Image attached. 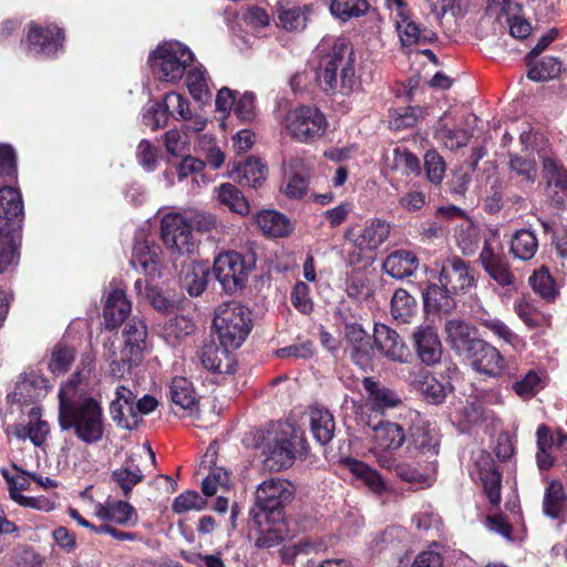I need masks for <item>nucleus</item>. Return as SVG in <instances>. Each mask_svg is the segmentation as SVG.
Segmentation results:
<instances>
[{"mask_svg": "<svg viewBox=\"0 0 567 567\" xmlns=\"http://www.w3.org/2000/svg\"><path fill=\"white\" fill-rule=\"evenodd\" d=\"M316 54L319 62L317 81L330 94L348 95L359 85L352 45L343 38L328 37L320 41Z\"/></svg>", "mask_w": 567, "mask_h": 567, "instance_id": "f257e3e1", "label": "nucleus"}, {"mask_svg": "<svg viewBox=\"0 0 567 567\" xmlns=\"http://www.w3.org/2000/svg\"><path fill=\"white\" fill-rule=\"evenodd\" d=\"M104 413L100 400L95 396L59 399L58 422L62 431L72 430L85 444H95L104 435Z\"/></svg>", "mask_w": 567, "mask_h": 567, "instance_id": "f03ea898", "label": "nucleus"}, {"mask_svg": "<svg viewBox=\"0 0 567 567\" xmlns=\"http://www.w3.org/2000/svg\"><path fill=\"white\" fill-rule=\"evenodd\" d=\"M360 420L365 427L368 454L381 468L392 466L399 457L398 451L408 440L404 427L396 422L372 419L368 414H362Z\"/></svg>", "mask_w": 567, "mask_h": 567, "instance_id": "7ed1b4c3", "label": "nucleus"}, {"mask_svg": "<svg viewBox=\"0 0 567 567\" xmlns=\"http://www.w3.org/2000/svg\"><path fill=\"white\" fill-rule=\"evenodd\" d=\"M23 219V204L20 193L10 186L0 188V274L14 268L19 254L12 233Z\"/></svg>", "mask_w": 567, "mask_h": 567, "instance_id": "20e7f679", "label": "nucleus"}, {"mask_svg": "<svg viewBox=\"0 0 567 567\" xmlns=\"http://www.w3.org/2000/svg\"><path fill=\"white\" fill-rule=\"evenodd\" d=\"M306 449L302 432L291 423H278L267 432L262 443L265 466L275 472L290 467L297 453Z\"/></svg>", "mask_w": 567, "mask_h": 567, "instance_id": "39448f33", "label": "nucleus"}, {"mask_svg": "<svg viewBox=\"0 0 567 567\" xmlns=\"http://www.w3.org/2000/svg\"><path fill=\"white\" fill-rule=\"evenodd\" d=\"M251 326L250 310L239 302H225L215 311L214 328L225 348H239L248 337Z\"/></svg>", "mask_w": 567, "mask_h": 567, "instance_id": "423d86ee", "label": "nucleus"}, {"mask_svg": "<svg viewBox=\"0 0 567 567\" xmlns=\"http://www.w3.org/2000/svg\"><path fill=\"white\" fill-rule=\"evenodd\" d=\"M148 60L158 80L177 83L194 62V54L183 43L169 41L158 45Z\"/></svg>", "mask_w": 567, "mask_h": 567, "instance_id": "0eeeda50", "label": "nucleus"}, {"mask_svg": "<svg viewBox=\"0 0 567 567\" xmlns=\"http://www.w3.org/2000/svg\"><path fill=\"white\" fill-rule=\"evenodd\" d=\"M282 125L292 140L310 144L324 135L328 121L318 107L299 105L289 109L282 120Z\"/></svg>", "mask_w": 567, "mask_h": 567, "instance_id": "6e6552de", "label": "nucleus"}, {"mask_svg": "<svg viewBox=\"0 0 567 567\" xmlns=\"http://www.w3.org/2000/svg\"><path fill=\"white\" fill-rule=\"evenodd\" d=\"M161 237L173 256H184L193 252L195 240L193 226L188 215L168 212L163 214L161 219Z\"/></svg>", "mask_w": 567, "mask_h": 567, "instance_id": "1a4fd4ad", "label": "nucleus"}, {"mask_svg": "<svg viewBox=\"0 0 567 567\" xmlns=\"http://www.w3.org/2000/svg\"><path fill=\"white\" fill-rule=\"evenodd\" d=\"M254 268V262L236 251L219 254L215 258L214 274L227 293L241 289Z\"/></svg>", "mask_w": 567, "mask_h": 567, "instance_id": "9d476101", "label": "nucleus"}, {"mask_svg": "<svg viewBox=\"0 0 567 567\" xmlns=\"http://www.w3.org/2000/svg\"><path fill=\"white\" fill-rule=\"evenodd\" d=\"M480 262L486 274L501 287H514L515 276L504 255L503 246L496 230L489 229L484 235V246Z\"/></svg>", "mask_w": 567, "mask_h": 567, "instance_id": "9b49d317", "label": "nucleus"}, {"mask_svg": "<svg viewBox=\"0 0 567 567\" xmlns=\"http://www.w3.org/2000/svg\"><path fill=\"white\" fill-rule=\"evenodd\" d=\"M536 435V462L540 471L567 463V434L561 431L553 433L548 426L542 424L537 427Z\"/></svg>", "mask_w": 567, "mask_h": 567, "instance_id": "f8f14e48", "label": "nucleus"}, {"mask_svg": "<svg viewBox=\"0 0 567 567\" xmlns=\"http://www.w3.org/2000/svg\"><path fill=\"white\" fill-rule=\"evenodd\" d=\"M99 384L100 375L95 369V359L91 353H85L73 377L61 385L58 399H63L64 394L70 399L95 396L94 391Z\"/></svg>", "mask_w": 567, "mask_h": 567, "instance_id": "ddd939ff", "label": "nucleus"}, {"mask_svg": "<svg viewBox=\"0 0 567 567\" xmlns=\"http://www.w3.org/2000/svg\"><path fill=\"white\" fill-rule=\"evenodd\" d=\"M390 224L383 219L370 220L358 235L347 234L357 251L349 254L350 264H358L362 257L372 255L388 239Z\"/></svg>", "mask_w": 567, "mask_h": 567, "instance_id": "4468645a", "label": "nucleus"}, {"mask_svg": "<svg viewBox=\"0 0 567 567\" xmlns=\"http://www.w3.org/2000/svg\"><path fill=\"white\" fill-rule=\"evenodd\" d=\"M63 40V31L56 25L31 24L24 37L28 53L39 59L55 55Z\"/></svg>", "mask_w": 567, "mask_h": 567, "instance_id": "2eb2a0df", "label": "nucleus"}, {"mask_svg": "<svg viewBox=\"0 0 567 567\" xmlns=\"http://www.w3.org/2000/svg\"><path fill=\"white\" fill-rule=\"evenodd\" d=\"M310 169L311 163L305 156L292 155L285 159L282 163V193L292 199L302 198L308 189Z\"/></svg>", "mask_w": 567, "mask_h": 567, "instance_id": "dca6fc26", "label": "nucleus"}, {"mask_svg": "<svg viewBox=\"0 0 567 567\" xmlns=\"http://www.w3.org/2000/svg\"><path fill=\"white\" fill-rule=\"evenodd\" d=\"M293 495L295 487L289 481L272 477L258 485L255 493L256 505L264 512H275L290 503Z\"/></svg>", "mask_w": 567, "mask_h": 567, "instance_id": "f3484780", "label": "nucleus"}, {"mask_svg": "<svg viewBox=\"0 0 567 567\" xmlns=\"http://www.w3.org/2000/svg\"><path fill=\"white\" fill-rule=\"evenodd\" d=\"M391 11L396 31L402 45L410 47L426 41L430 38L425 29H422L411 16L404 0H384Z\"/></svg>", "mask_w": 567, "mask_h": 567, "instance_id": "a211bd4d", "label": "nucleus"}, {"mask_svg": "<svg viewBox=\"0 0 567 567\" xmlns=\"http://www.w3.org/2000/svg\"><path fill=\"white\" fill-rule=\"evenodd\" d=\"M466 357L471 359L472 368L478 373L497 378L504 372V357L495 347L483 340L475 342Z\"/></svg>", "mask_w": 567, "mask_h": 567, "instance_id": "6ab92c4d", "label": "nucleus"}, {"mask_svg": "<svg viewBox=\"0 0 567 567\" xmlns=\"http://www.w3.org/2000/svg\"><path fill=\"white\" fill-rule=\"evenodd\" d=\"M344 341V350L351 360L361 369H367L371 363L373 348L364 329L358 323H346Z\"/></svg>", "mask_w": 567, "mask_h": 567, "instance_id": "aec40b11", "label": "nucleus"}, {"mask_svg": "<svg viewBox=\"0 0 567 567\" xmlns=\"http://www.w3.org/2000/svg\"><path fill=\"white\" fill-rule=\"evenodd\" d=\"M440 282L452 292L466 291L474 287L475 275L464 260L453 257L443 262Z\"/></svg>", "mask_w": 567, "mask_h": 567, "instance_id": "412c9836", "label": "nucleus"}, {"mask_svg": "<svg viewBox=\"0 0 567 567\" xmlns=\"http://www.w3.org/2000/svg\"><path fill=\"white\" fill-rule=\"evenodd\" d=\"M161 252V247L154 238L147 237L144 233H138L135 236L131 264L135 269L155 276L158 271Z\"/></svg>", "mask_w": 567, "mask_h": 567, "instance_id": "4be33fe9", "label": "nucleus"}, {"mask_svg": "<svg viewBox=\"0 0 567 567\" xmlns=\"http://www.w3.org/2000/svg\"><path fill=\"white\" fill-rule=\"evenodd\" d=\"M110 413L114 422L123 429L132 430L141 421L135 404V394L123 385L116 388L115 399L110 404Z\"/></svg>", "mask_w": 567, "mask_h": 567, "instance_id": "5701e85b", "label": "nucleus"}, {"mask_svg": "<svg viewBox=\"0 0 567 567\" xmlns=\"http://www.w3.org/2000/svg\"><path fill=\"white\" fill-rule=\"evenodd\" d=\"M93 512L99 519L111 522L123 527H134L138 523L136 509L125 501L97 502L94 504Z\"/></svg>", "mask_w": 567, "mask_h": 567, "instance_id": "b1692460", "label": "nucleus"}, {"mask_svg": "<svg viewBox=\"0 0 567 567\" xmlns=\"http://www.w3.org/2000/svg\"><path fill=\"white\" fill-rule=\"evenodd\" d=\"M374 343L382 355L392 361L405 362L410 352L398 332L383 323L374 324Z\"/></svg>", "mask_w": 567, "mask_h": 567, "instance_id": "393cba45", "label": "nucleus"}, {"mask_svg": "<svg viewBox=\"0 0 567 567\" xmlns=\"http://www.w3.org/2000/svg\"><path fill=\"white\" fill-rule=\"evenodd\" d=\"M229 348L214 341L205 342L197 352L202 365L213 372L230 374L235 372V360Z\"/></svg>", "mask_w": 567, "mask_h": 567, "instance_id": "a878e982", "label": "nucleus"}, {"mask_svg": "<svg viewBox=\"0 0 567 567\" xmlns=\"http://www.w3.org/2000/svg\"><path fill=\"white\" fill-rule=\"evenodd\" d=\"M132 307L124 289L110 286L104 303V320L107 329H115L124 322L131 313Z\"/></svg>", "mask_w": 567, "mask_h": 567, "instance_id": "bb28decb", "label": "nucleus"}, {"mask_svg": "<svg viewBox=\"0 0 567 567\" xmlns=\"http://www.w3.org/2000/svg\"><path fill=\"white\" fill-rule=\"evenodd\" d=\"M50 388L45 377L32 372L19 379L11 394L12 400L21 404L35 402L45 398Z\"/></svg>", "mask_w": 567, "mask_h": 567, "instance_id": "cd10ccee", "label": "nucleus"}, {"mask_svg": "<svg viewBox=\"0 0 567 567\" xmlns=\"http://www.w3.org/2000/svg\"><path fill=\"white\" fill-rule=\"evenodd\" d=\"M383 470L394 473L400 480L421 488L431 486L435 481L436 465L430 462L423 468L402 462L399 457L393 465Z\"/></svg>", "mask_w": 567, "mask_h": 567, "instance_id": "c85d7f7f", "label": "nucleus"}, {"mask_svg": "<svg viewBox=\"0 0 567 567\" xmlns=\"http://www.w3.org/2000/svg\"><path fill=\"white\" fill-rule=\"evenodd\" d=\"M124 348L123 355L128 357L131 364H138L142 360V353L146 349L147 329L144 321L133 319L124 328Z\"/></svg>", "mask_w": 567, "mask_h": 567, "instance_id": "c756f323", "label": "nucleus"}, {"mask_svg": "<svg viewBox=\"0 0 567 567\" xmlns=\"http://www.w3.org/2000/svg\"><path fill=\"white\" fill-rule=\"evenodd\" d=\"M414 347L423 363L431 365L440 361L442 346L431 326H421L413 333Z\"/></svg>", "mask_w": 567, "mask_h": 567, "instance_id": "7c9ffc66", "label": "nucleus"}, {"mask_svg": "<svg viewBox=\"0 0 567 567\" xmlns=\"http://www.w3.org/2000/svg\"><path fill=\"white\" fill-rule=\"evenodd\" d=\"M13 435L22 441L30 440L35 446H41L50 434V426L41 419L39 408H32L27 424H16L12 429Z\"/></svg>", "mask_w": 567, "mask_h": 567, "instance_id": "2f4dec72", "label": "nucleus"}, {"mask_svg": "<svg viewBox=\"0 0 567 567\" xmlns=\"http://www.w3.org/2000/svg\"><path fill=\"white\" fill-rule=\"evenodd\" d=\"M419 267V259L410 250H395L383 261L382 268L385 274L395 278L404 279L412 276Z\"/></svg>", "mask_w": 567, "mask_h": 567, "instance_id": "473e14b6", "label": "nucleus"}, {"mask_svg": "<svg viewBox=\"0 0 567 567\" xmlns=\"http://www.w3.org/2000/svg\"><path fill=\"white\" fill-rule=\"evenodd\" d=\"M206 162L193 156H185L177 165V177L179 182H187L188 192L197 193L199 188L206 186L210 181L203 173Z\"/></svg>", "mask_w": 567, "mask_h": 567, "instance_id": "72a5a7b5", "label": "nucleus"}, {"mask_svg": "<svg viewBox=\"0 0 567 567\" xmlns=\"http://www.w3.org/2000/svg\"><path fill=\"white\" fill-rule=\"evenodd\" d=\"M447 341L460 354L466 355L481 339L472 337V328L463 320L452 319L445 324Z\"/></svg>", "mask_w": 567, "mask_h": 567, "instance_id": "f704fd0d", "label": "nucleus"}, {"mask_svg": "<svg viewBox=\"0 0 567 567\" xmlns=\"http://www.w3.org/2000/svg\"><path fill=\"white\" fill-rule=\"evenodd\" d=\"M310 430L320 444L329 443L334 433V420L330 411L313 406L309 411Z\"/></svg>", "mask_w": 567, "mask_h": 567, "instance_id": "c9c22d12", "label": "nucleus"}, {"mask_svg": "<svg viewBox=\"0 0 567 567\" xmlns=\"http://www.w3.org/2000/svg\"><path fill=\"white\" fill-rule=\"evenodd\" d=\"M363 386L369 394V401L373 410L384 411L396 408L401 403V398L395 391L379 384L372 379L365 378Z\"/></svg>", "mask_w": 567, "mask_h": 567, "instance_id": "e433bc0d", "label": "nucleus"}, {"mask_svg": "<svg viewBox=\"0 0 567 567\" xmlns=\"http://www.w3.org/2000/svg\"><path fill=\"white\" fill-rule=\"evenodd\" d=\"M209 266L204 262H192L184 268L183 271V288L192 296L197 297L202 295L208 284Z\"/></svg>", "mask_w": 567, "mask_h": 567, "instance_id": "4c0bfd02", "label": "nucleus"}, {"mask_svg": "<svg viewBox=\"0 0 567 567\" xmlns=\"http://www.w3.org/2000/svg\"><path fill=\"white\" fill-rule=\"evenodd\" d=\"M256 223L260 230L270 237H284L291 233L292 225L282 214L275 210H262L257 214Z\"/></svg>", "mask_w": 567, "mask_h": 567, "instance_id": "58836bf2", "label": "nucleus"}, {"mask_svg": "<svg viewBox=\"0 0 567 567\" xmlns=\"http://www.w3.org/2000/svg\"><path fill=\"white\" fill-rule=\"evenodd\" d=\"M351 474L360 480L370 491L374 493H383L388 486L382 475L368 464L358 460H348L346 462Z\"/></svg>", "mask_w": 567, "mask_h": 567, "instance_id": "ea45409f", "label": "nucleus"}, {"mask_svg": "<svg viewBox=\"0 0 567 567\" xmlns=\"http://www.w3.org/2000/svg\"><path fill=\"white\" fill-rule=\"evenodd\" d=\"M310 12L309 6L280 4L278 7V25L287 31H301L307 25Z\"/></svg>", "mask_w": 567, "mask_h": 567, "instance_id": "a19ab883", "label": "nucleus"}, {"mask_svg": "<svg viewBox=\"0 0 567 567\" xmlns=\"http://www.w3.org/2000/svg\"><path fill=\"white\" fill-rule=\"evenodd\" d=\"M434 137L445 148L456 151L468 144L471 134L463 128H454L445 122V115L442 116L436 125Z\"/></svg>", "mask_w": 567, "mask_h": 567, "instance_id": "79ce46f5", "label": "nucleus"}, {"mask_svg": "<svg viewBox=\"0 0 567 567\" xmlns=\"http://www.w3.org/2000/svg\"><path fill=\"white\" fill-rule=\"evenodd\" d=\"M420 392L425 399L433 403L440 404L444 401L452 386L449 382H442L426 371H420V380L415 381Z\"/></svg>", "mask_w": 567, "mask_h": 567, "instance_id": "37998d69", "label": "nucleus"}, {"mask_svg": "<svg viewBox=\"0 0 567 567\" xmlns=\"http://www.w3.org/2000/svg\"><path fill=\"white\" fill-rule=\"evenodd\" d=\"M266 175L267 165L258 158L250 157L238 165L234 172V179L251 187H258L265 181Z\"/></svg>", "mask_w": 567, "mask_h": 567, "instance_id": "c03bdc74", "label": "nucleus"}, {"mask_svg": "<svg viewBox=\"0 0 567 567\" xmlns=\"http://www.w3.org/2000/svg\"><path fill=\"white\" fill-rule=\"evenodd\" d=\"M331 14L342 22L364 16L370 4L368 0H330Z\"/></svg>", "mask_w": 567, "mask_h": 567, "instance_id": "a18cd8bd", "label": "nucleus"}, {"mask_svg": "<svg viewBox=\"0 0 567 567\" xmlns=\"http://www.w3.org/2000/svg\"><path fill=\"white\" fill-rule=\"evenodd\" d=\"M186 85L194 100L205 102L210 99L209 79L200 64L189 69L186 74Z\"/></svg>", "mask_w": 567, "mask_h": 567, "instance_id": "49530a36", "label": "nucleus"}, {"mask_svg": "<svg viewBox=\"0 0 567 567\" xmlns=\"http://www.w3.org/2000/svg\"><path fill=\"white\" fill-rule=\"evenodd\" d=\"M194 331V324L185 316H175L169 318L162 328V337L172 347H175L181 340Z\"/></svg>", "mask_w": 567, "mask_h": 567, "instance_id": "de8ad7c7", "label": "nucleus"}, {"mask_svg": "<svg viewBox=\"0 0 567 567\" xmlns=\"http://www.w3.org/2000/svg\"><path fill=\"white\" fill-rule=\"evenodd\" d=\"M169 394L173 403L184 410H192L197 402L192 382L183 377H176L172 380Z\"/></svg>", "mask_w": 567, "mask_h": 567, "instance_id": "09e8293b", "label": "nucleus"}, {"mask_svg": "<svg viewBox=\"0 0 567 567\" xmlns=\"http://www.w3.org/2000/svg\"><path fill=\"white\" fill-rule=\"evenodd\" d=\"M415 312V299L404 289L395 290L391 300L392 317L400 323H408Z\"/></svg>", "mask_w": 567, "mask_h": 567, "instance_id": "8fccbe9b", "label": "nucleus"}, {"mask_svg": "<svg viewBox=\"0 0 567 567\" xmlns=\"http://www.w3.org/2000/svg\"><path fill=\"white\" fill-rule=\"evenodd\" d=\"M449 292H452L451 289H446L442 285L441 287L436 285L429 286L423 292L425 308L449 313L455 307V302Z\"/></svg>", "mask_w": 567, "mask_h": 567, "instance_id": "3c124183", "label": "nucleus"}, {"mask_svg": "<svg viewBox=\"0 0 567 567\" xmlns=\"http://www.w3.org/2000/svg\"><path fill=\"white\" fill-rule=\"evenodd\" d=\"M217 198L220 204L227 206L231 212L239 215L249 213V204L241 192L233 184H221L217 189Z\"/></svg>", "mask_w": 567, "mask_h": 567, "instance_id": "603ef678", "label": "nucleus"}, {"mask_svg": "<svg viewBox=\"0 0 567 567\" xmlns=\"http://www.w3.org/2000/svg\"><path fill=\"white\" fill-rule=\"evenodd\" d=\"M545 373L538 370H529L517 379L512 388L522 399H529L545 386Z\"/></svg>", "mask_w": 567, "mask_h": 567, "instance_id": "864d4df0", "label": "nucleus"}, {"mask_svg": "<svg viewBox=\"0 0 567 567\" xmlns=\"http://www.w3.org/2000/svg\"><path fill=\"white\" fill-rule=\"evenodd\" d=\"M112 478L127 496L133 487L143 480V474L140 467L130 458L120 468L113 471Z\"/></svg>", "mask_w": 567, "mask_h": 567, "instance_id": "5fc2aeb1", "label": "nucleus"}, {"mask_svg": "<svg viewBox=\"0 0 567 567\" xmlns=\"http://www.w3.org/2000/svg\"><path fill=\"white\" fill-rule=\"evenodd\" d=\"M537 248L538 241L534 233L522 229L513 236L511 251L516 258L529 260L534 257Z\"/></svg>", "mask_w": 567, "mask_h": 567, "instance_id": "6e6d98bb", "label": "nucleus"}, {"mask_svg": "<svg viewBox=\"0 0 567 567\" xmlns=\"http://www.w3.org/2000/svg\"><path fill=\"white\" fill-rule=\"evenodd\" d=\"M566 502V494L559 481L549 483L544 497V512L551 518H557Z\"/></svg>", "mask_w": 567, "mask_h": 567, "instance_id": "4d7b16f0", "label": "nucleus"}, {"mask_svg": "<svg viewBox=\"0 0 567 567\" xmlns=\"http://www.w3.org/2000/svg\"><path fill=\"white\" fill-rule=\"evenodd\" d=\"M410 445L422 453L437 454V436L433 430L425 426H415L410 435Z\"/></svg>", "mask_w": 567, "mask_h": 567, "instance_id": "13d9d810", "label": "nucleus"}, {"mask_svg": "<svg viewBox=\"0 0 567 567\" xmlns=\"http://www.w3.org/2000/svg\"><path fill=\"white\" fill-rule=\"evenodd\" d=\"M480 324L492 332L496 338L503 340L505 343L513 348H518L522 344L520 338L514 333L507 324L497 318L483 316L480 318Z\"/></svg>", "mask_w": 567, "mask_h": 567, "instance_id": "bf43d9fd", "label": "nucleus"}, {"mask_svg": "<svg viewBox=\"0 0 567 567\" xmlns=\"http://www.w3.org/2000/svg\"><path fill=\"white\" fill-rule=\"evenodd\" d=\"M533 290L546 300H553L557 295L556 284L546 267H540L529 277Z\"/></svg>", "mask_w": 567, "mask_h": 567, "instance_id": "052dcab7", "label": "nucleus"}, {"mask_svg": "<svg viewBox=\"0 0 567 567\" xmlns=\"http://www.w3.org/2000/svg\"><path fill=\"white\" fill-rule=\"evenodd\" d=\"M561 71L560 62L554 56H545L539 63L529 68L527 76L532 81L544 82L555 79Z\"/></svg>", "mask_w": 567, "mask_h": 567, "instance_id": "680f3d73", "label": "nucleus"}, {"mask_svg": "<svg viewBox=\"0 0 567 567\" xmlns=\"http://www.w3.org/2000/svg\"><path fill=\"white\" fill-rule=\"evenodd\" d=\"M167 116H172L177 121L187 120L190 109L188 100L177 92H169L164 96L163 104Z\"/></svg>", "mask_w": 567, "mask_h": 567, "instance_id": "e2e57ef3", "label": "nucleus"}, {"mask_svg": "<svg viewBox=\"0 0 567 567\" xmlns=\"http://www.w3.org/2000/svg\"><path fill=\"white\" fill-rule=\"evenodd\" d=\"M509 171L512 178H518L520 183H534L537 169L533 159L522 158L517 155H511Z\"/></svg>", "mask_w": 567, "mask_h": 567, "instance_id": "0e129e2a", "label": "nucleus"}, {"mask_svg": "<svg viewBox=\"0 0 567 567\" xmlns=\"http://www.w3.org/2000/svg\"><path fill=\"white\" fill-rule=\"evenodd\" d=\"M455 237L463 254L471 255L478 243V229L471 220H466L458 227Z\"/></svg>", "mask_w": 567, "mask_h": 567, "instance_id": "69168bd1", "label": "nucleus"}, {"mask_svg": "<svg viewBox=\"0 0 567 567\" xmlns=\"http://www.w3.org/2000/svg\"><path fill=\"white\" fill-rule=\"evenodd\" d=\"M480 477L491 504L498 505L501 502V474L494 466H491L487 470H482Z\"/></svg>", "mask_w": 567, "mask_h": 567, "instance_id": "338daca9", "label": "nucleus"}, {"mask_svg": "<svg viewBox=\"0 0 567 567\" xmlns=\"http://www.w3.org/2000/svg\"><path fill=\"white\" fill-rule=\"evenodd\" d=\"M73 361V349L63 344H59L52 351L51 359L49 361V369L52 373L62 374L69 370Z\"/></svg>", "mask_w": 567, "mask_h": 567, "instance_id": "774afa93", "label": "nucleus"}]
</instances>
